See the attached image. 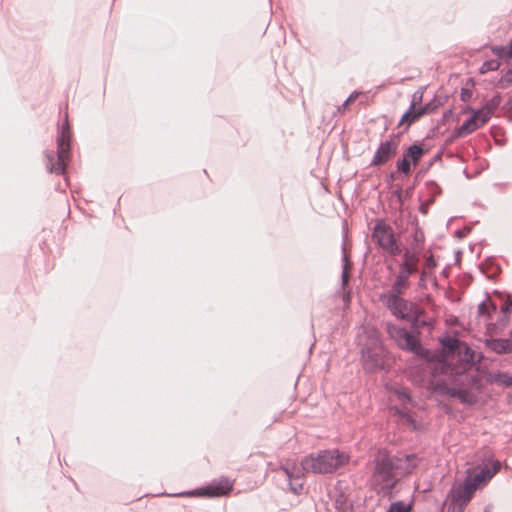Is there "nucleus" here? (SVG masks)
<instances>
[{
	"label": "nucleus",
	"instance_id": "11",
	"mask_svg": "<svg viewBox=\"0 0 512 512\" xmlns=\"http://www.w3.org/2000/svg\"><path fill=\"white\" fill-rule=\"evenodd\" d=\"M439 99L440 98H433L432 101L423 105L421 103L422 98H412V103L409 109L402 115L399 126L406 125V128H408L421 116L432 113L442 104L441 101H437Z\"/></svg>",
	"mask_w": 512,
	"mask_h": 512
},
{
	"label": "nucleus",
	"instance_id": "30",
	"mask_svg": "<svg viewBox=\"0 0 512 512\" xmlns=\"http://www.w3.org/2000/svg\"><path fill=\"white\" fill-rule=\"evenodd\" d=\"M397 169L406 175L411 172V164L405 155L397 161Z\"/></svg>",
	"mask_w": 512,
	"mask_h": 512
},
{
	"label": "nucleus",
	"instance_id": "38",
	"mask_svg": "<svg viewBox=\"0 0 512 512\" xmlns=\"http://www.w3.org/2000/svg\"><path fill=\"white\" fill-rule=\"evenodd\" d=\"M505 81H506V82H509V83H512V69H511V70H509V71L507 72V74L505 75Z\"/></svg>",
	"mask_w": 512,
	"mask_h": 512
},
{
	"label": "nucleus",
	"instance_id": "25",
	"mask_svg": "<svg viewBox=\"0 0 512 512\" xmlns=\"http://www.w3.org/2000/svg\"><path fill=\"white\" fill-rule=\"evenodd\" d=\"M423 154H424L423 148L419 145L413 144L407 149V151L405 152L404 155L408 159L411 158L414 165H416Z\"/></svg>",
	"mask_w": 512,
	"mask_h": 512
},
{
	"label": "nucleus",
	"instance_id": "37",
	"mask_svg": "<svg viewBox=\"0 0 512 512\" xmlns=\"http://www.w3.org/2000/svg\"><path fill=\"white\" fill-rule=\"evenodd\" d=\"M426 265L429 267V268H433L436 266V263L434 261V259L432 257H429L427 260H426Z\"/></svg>",
	"mask_w": 512,
	"mask_h": 512
},
{
	"label": "nucleus",
	"instance_id": "9",
	"mask_svg": "<svg viewBox=\"0 0 512 512\" xmlns=\"http://www.w3.org/2000/svg\"><path fill=\"white\" fill-rule=\"evenodd\" d=\"M233 488V483L228 478H220L213 480L210 484L207 486L186 491V492H180L173 494V496L177 497H219L227 495Z\"/></svg>",
	"mask_w": 512,
	"mask_h": 512
},
{
	"label": "nucleus",
	"instance_id": "15",
	"mask_svg": "<svg viewBox=\"0 0 512 512\" xmlns=\"http://www.w3.org/2000/svg\"><path fill=\"white\" fill-rule=\"evenodd\" d=\"M398 145L399 141L395 138L382 142L376 150L370 166L377 167L385 164L397 153Z\"/></svg>",
	"mask_w": 512,
	"mask_h": 512
},
{
	"label": "nucleus",
	"instance_id": "27",
	"mask_svg": "<svg viewBox=\"0 0 512 512\" xmlns=\"http://www.w3.org/2000/svg\"><path fill=\"white\" fill-rule=\"evenodd\" d=\"M495 383L503 385L504 387L512 386V375L506 372H497L493 375Z\"/></svg>",
	"mask_w": 512,
	"mask_h": 512
},
{
	"label": "nucleus",
	"instance_id": "7",
	"mask_svg": "<svg viewBox=\"0 0 512 512\" xmlns=\"http://www.w3.org/2000/svg\"><path fill=\"white\" fill-rule=\"evenodd\" d=\"M449 378L446 381H437L435 384V391L440 395H447L452 398H457L461 403L467 405H473L477 401V397L470 391V388L474 385L475 377L473 376V382L470 385L460 386L452 382V373H447Z\"/></svg>",
	"mask_w": 512,
	"mask_h": 512
},
{
	"label": "nucleus",
	"instance_id": "3",
	"mask_svg": "<svg viewBox=\"0 0 512 512\" xmlns=\"http://www.w3.org/2000/svg\"><path fill=\"white\" fill-rule=\"evenodd\" d=\"M349 462V456L338 449L323 450L304 457V465L315 474H331Z\"/></svg>",
	"mask_w": 512,
	"mask_h": 512
},
{
	"label": "nucleus",
	"instance_id": "26",
	"mask_svg": "<svg viewBox=\"0 0 512 512\" xmlns=\"http://www.w3.org/2000/svg\"><path fill=\"white\" fill-rule=\"evenodd\" d=\"M492 51L500 59H511L512 58V42L508 46L493 47Z\"/></svg>",
	"mask_w": 512,
	"mask_h": 512
},
{
	"label": "nucleus",
	"instance_id": "24",
	"mask_svg": "<svg viewBox=\"0 0 512 512\" xmlns=\"http://www.w3.org/2000/svg\"><path fill=\"white\" fill-rule=\"evenodd\" d=\"M395 413L399 416V418L402 420L403 423H406L413 429H416V422L412 415L410 414L409 410L404 406L402 408H395Z\"/></svg>",
	"mask_w": 512,
	"mask_h": 512
},
{
	"label": "nucleus",
	"instance_id": "28",
	"mask_svg": "<svg viewBox=\"0 0 512 512\" xmlns=\"http://www.w3.org/2000/svg\"><path fill=\"white\" fill-rule=\"evenodd\" d=\"M510 316L509 314H501V316L497 319V321L491 324L493 331L498 332L503 330L509 323Z\"/></svg>",
	"mask_w": 512,
	"mask_h": 512
},
{
	"label": "nucleus",
	"instance_id": "35",
	"mask_svg": "<svg viewBox=\"0 0 512 512\" xmlns=\"http://www.w3.org/2000/svg\"><path fill=\"white\" fill-rule=\"evenodd\" d=\"M397 396H398L399 401L402 402V404H405L406 402H410L411 401V398H410L409 394L406 391H399L397 393Z\"/></svg>",
	"mask_w": 512,
	"mask_h": 512
},
{
	"label": "nucleus",
	"instance_id": "22",
	"mask_svg": "<svg viewBox=\"0 0 512 512\" xmlns=\"http://www.w3.org/2000/svg\"><path fill=\"white\" fill-rule=\"evenodd\" d=\"M497 311V306L490 300L483 301L478 305L477 313L479 316H486L487 320L492 318V315Z\"/></svg>",
	"mask_w": 512,
	"mask_h": 512
},
{
	"label": "nucleus",
	"instance_id": "19",
	"mask_svg": "<svg viewBox=\"0 0 512 512\" xmlns=\"http://www.w3.org/2000/svg\"><path fill=\"white\" fill-rule=\"evenodd\" d=\"M485 346L496 354L512 353V340L505 338H488Z\"/></svg>",
	"mask_w": 512,
	"mask_h": 512
},
{
	"label": "nucleus",
	"instance_id": "5",
	"mask_svg": "<svg viewBox=\"0 0 512 512\" xmlns=\"http://www.w3.org/2000/svg\"><path fill=\"white\" fill-rule=\"evenodd\" d=\"M500 98L491 100L482 108L475 110L459 127L456 128L457 137H465L483 126L493 115L494 110L500 104Z\"/></svg>",
	"mask_w": 512,
	"mask_h": 512
},
{
	"label": "nucleus",
	"instance_id": "32",
	"mask_svg": "<svg viewBox=\"0 0 512 512\" xmlns=\"http://www.w3.org/2000/svg\"><path fill=\"white\" fill-rule=\"evenodd\" d=\"M343 258H344L345 263L343 266L341 278H342V285L345 286L349 280V273H348L349 261H348L346 254H344Z\"/></svg>",
	"mask_w": 512,
	"mask_h": 512
},
{
	"label": "nucleus",
	"instance_id": "2",
	"mask_svg": "<svg viewBox=\"0 0 512 512\" xmlns=\"http://www.w3.org/2000/svg\"><path fill=\"white\" fill-rule=\"evenodd\" d=\"M373 464L372 484L380 486L383 495H390L399 481L392 456L386 450H378L374 456Z\"/></svg>",
	"mask_w": 512,
	"mask_h": 512
},
{
	"label": "nucleus",
	"instance_id": "18",
	"mask_svg": "<svg viewBox=\"0 0 512 512\" xmlns=\"http://www.w3.org/2000/svg\"><path fill=\"white\" fill-rule=\"evenodd\" d=\"M417 273V271H413L411 269L402 268L399 266V271L395 277L394 282L392 283L390 287V291L392 292H403L408 289L410 283H409V277L413 274Z\"/></svg>",
	"mask_w": 512,
	"mask_h": 512
},
{
	"label": "nucleus",
	"instance_id": "36",
	"mask_svg": "<svg viewBox=\"0 0 512 512\" xmlns=\"http://www.w3.org/2000/svg\"><path fill=\"white\" fill-rule=\"evenodd\" d=\"M354 99H355V98H346V100L344 101V103L342 104V106H339V107L337 108V112H338V113H342V112L345 110L346 106H347V105H348L352 100H354Z\"/></svg>",
	"mask_w": 512,
	"mask_h": 512
},
{
	"label": "nucleus",
	"instance_id": "8",
	"mask_svg": "<svg viewBox=\"0 0 512 512\" xmlns=\"http://www.w3.org/2000/svg\"><path fill=\"white\" fill-rule=\"evenodd\" d=\"M403 292H383L379 296L381 303L398 319L405 320L410 317L412 303L404 299Z\"/></svg>",
	"mask_w": 512,
	"mask_h": 512
},
{
	"label": "nucleus",
	"instance_id": "41",
	"mask_svg": "<svg viewBox=\"0 0 512 512\" xmlns=\"http://www.w3.org/2000/svg\"><path fill=\"white\" fill-rule=\"evenodd\" d=\"M432 186L435 188V189H439L438 185L433 183Z\"/></svg>",
	"mask_w": 512,
	"mask_h": 512
},
{
	"label": "nucleus",
	"instance_id": "12",
	"mask_svg": "<svg viewBox=\"0 0 512 512\" xmlns=\"http://www.w3.org/2000/svg\"><path fill=\"white\" fill-rule=\"evenodd\" d=\"M280 471L286 476L289 481L290 490L294 494H299L303 489L302 478L305 472H309L304 465V458L300 464H297L294 460H287L282 463Z\"/></svg>",
	"mask_w": 512,
	"mask_h": 512
},
{
	"label": "nucleus",
	"instance_id": "20",
	"mask_svg": "<svg viewBox=\"0 0 512 512\" xmlns=\"http://www.w3.org/2000/svg\"><path fill=\"white\" fill-rule=\"evenodd\" d=\"M418 263H419V256L416 252H412L410 250H406L403 253L402 262L400 263V267L411 269L413 271L418 272Z\"/></svg>",
	"mask_w": 512,
	"mask_h": 512
},
{
	"label": "nucleus",
	"instance_id": "42",
	"mask_svg": "<svg viewBox=\"0 0 512 512\" xmlns=\"http://www.w3.org/2000/svg\"><path fill=\"white\" fill-rule=\"evenodd\" d=\"M510 337H512V330L509 332Z\"/></svg>",
	"mask_w": 512,
	"mask_h": 512
},
{
	"label": "nucleus",
	"instance_id": "6",
	"mask_svg": "<svg viewBox=\"0 0 512 512\" xmlns=\"http://www.w3.org/2000/svg\"><path fill=\"white\" fill-rule=\"evenodd\" d=\"M387 332L389 336L396 342L398 347L402 350L412 352L423 358L429 357L430 351L426 348H423L419 339L405 328L393 324H388Z\"/></svg>",
	"mask_w": 512,
	"mask_h": 512
},
{
	"label": "nucleus",
	"instance_id": "39",
	"mask_svg": "<svg viewBox=\"0 0 512 512\" xmlns=\"http://www.w3.org/2000/svg\"><path fill=\"white\" fill-rule=\"evenodd\" d=\"M349 96H351V97L360 96V93L354 91Z\"/></svg>",
	"mask_w": 512,
	"mask_h": 512
},
{
	"label": "nucleus",
	"instance_id": "33",
	"mask_svg": "<svg viewBox=\"0 0 512 512\" xmlns=\"http://www.w3.org/2000/svg\"><path fill=\"white\" fill-rule=\"evenodd\" d=\"M512 310V297L509 295L500 308L501 314H510Z\"/></svg>",
	"mask_w": 512,
	"mask_h": 512
},
{
	"label": "nucleus",
	"instance_id": "40",
	"mask_svg": "<svg viewBox=\"0 0 512 512\" xmlns=\"http://www.w3.org/2000/svg\"><path fill=\"white\" fill-rule=\"evenodd\" d=\"M424 278H425V272L423 271V272L421 273V280H423Z\"/></svg>",
	"mask_w": 512,
	"mask_h": 512
},
{
	"label": "nucleus",
	"instance_id": "21",
	"mask_svg": "<svg viewBox=\"0 0 512 512\" xmlns=\"http://www.w3.org/2000/svg\"><path fill=\"white\" fill-rule=\"evenodd\" d=\"M440 343L442 345L443 351L447 355H454L457 354V351L460 347V344L462 341L455 337L447 336L440 340Z\"/></svg>",
	"mask_w": 512,
	"mask_h": 512
},
{
	"label": "nucleus",
	"instance_id": "16",
	"mask_svg": "<svg viewBox=\"0 0 512 512\" xmlns=\"http://www.w3.org/2000/svg\"><path fill=\"white\" fill-rule=\"evenodd\" d=\"M392 459L398 478L410 474L418 465V457L415 454L393 456Z\"/></svg>",
	"mask_w": 512,
	"mask_h": 512
},
{
	"label": "nucleus",
	"instance_id": "14",
	"mask_svg": "<svg viewBox=\"0 0 512 512\" xmlns=\"http://www.w3.org/2000/svg\"><path fill=\"white\" fill-rule=\"evenodd\" d=\"M477 486L471 481V475L467 476L463 482L454 483L451 487L449 498L452 502H462L468 504Z\"/></svg>",
	"mask_w": 512,
	"mask_h": 512
},
{
	"label": "nucleus",
	"instance_id": "10",
	"mask_svg": "<svg viewBox=\"0 0 512 512\" xmlns=\"http://www.w3.org/2000/svg\"><path fill=\"white\" fill-rule=\"evenodd\" d=\"M372 239L388 254L396 256L400 253V247L396 242L393 229L383 221H378L372 232Z\"/></svg>",
	"mask_w": 512,
	"mask_h": 512
},
{
	"label": "nucleus",
	"instance_id": "23",
	"mask_svg": "<svg viewBox=\"0 0 512 512\" xmlns=\"http://www.w3.org/2000/svg\"><path fill=\"white\" fill-rule=\"evenodd\" d=\"M425 311L422 308L414 306L412 303V311L409 318L405 320L411 321L416 326H424L426 325V321L422 319Z\"/></svg>",
	"mask_w": 512,
	"mask_h": 512
},
{
	"label": "nucleus",
	"instance_id": "31",
	"mask_svg": "<svg viewBox=\"0 0 512 512\" xmlns=\"http://www.w3.org/2000/svg\"><path fill=\"white\" fill-rule=\"evenodd\" d=\"M498 67H499V62L497 60L485 61L480 68V72L486 73L488 71H494V70H497Z\"/></svg>",
	"mask_w": 512,
	"mask_h": 512
},
{
	"label": "nucleus",
	"instance_id": "4",
	"mask_svg": "<svg viewBox=\"0 0 512 512\" xmlns=\"http://www.w3.org/2000/svg\"><path fill=\"white\" fill-rule=\"evenodd\" d=\"M457 355L459 356V365L447 368L445 373H452V382L456 385H470L473 382V375L469 374L468 370L475 363V352L465 342H462Z\"/></svg>",
	"mask_w": 512,
	"mask_h": 512
},
{
	"label": "nucleus",
	"instance_id": "13",
	"mask_svg": "<svg viewBox=\"0 0 512 512\" xmlns=\"http://www.w3.org/2000/svg\"><path fill=\"white\" fill-rule=\"evenodd\" d=\"M362 362L367 372H375L384 367L383 349L376 341L362 349Z\"/></svg>",
	"mask_w": 512,
	"mask_h": 512
},
{
	"label": "nucleus",
	"instance_id": "34",
	"mask_svg": "<svg viewBox=\"0 0 512 512\" xmlns=\"http://www.w3.org/2000/svg\"><path fill=\"white\" fill-rule=\"evenodd\" d=\"M467 504H463L462 502H452L451 501V512H464Z\"/></svg>",
	"mask_w": 512,
	"mask_h": 512
},
{
	"label": "nucleus",
	"instance_id": "29",
	"mask_svg": "<svg viewBox=\"0 0 512 512\" xmlns=\"http://www.w3.org/2000/svg\"><path fill=\"white\" fill-rule=\"evenodd\" d=\"M411 509V504H405L403 501H397L389 506L387 512H410Z\"/></svg>",
	"mask_w": 512,
	"mask_h": 512
},
{
	"label": "nucleus",
	"instance_id": "17",
	"mask_svg": "<svg viewBox=\"0 0 512 512\" xmlns=\"http://www.w3.org/2000/svg\"><path fill=\"white\" fill-rule=\"evenodd\" d=\"M500 469V462L497 460L491 461L489 464L485 465L484 468L480 470L474 476H471V481L479 487L482 484H485L489 481Z\"/></svg>",
	"mask_w": 512,
	"mask_h": 512
},
{
	"label": "nucleus",
	"instance_id": "1",
	"mask_svg": "<svg viewBox=\"0 0 512 512\" xmlns=\"http://www.w3.org/2000/svg\"><path fill=\"white\" fill-rule=\"evenodd\" d=\"M72 133L67 116L57 137V151L45 152V165L50 173L63 174L70 160Z\"/></svg>",
	"mask_w": 512,
	"mask_h": 512
}]
</instances>
